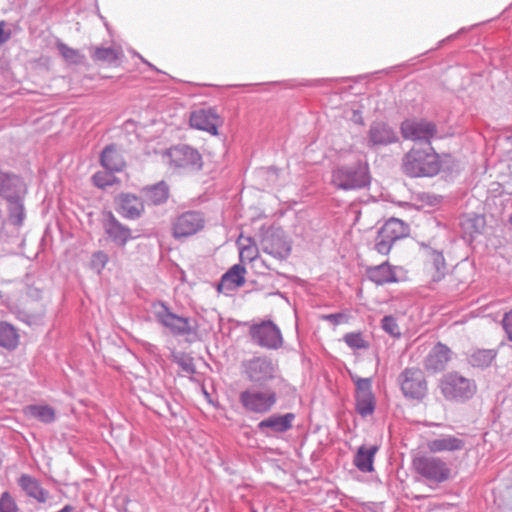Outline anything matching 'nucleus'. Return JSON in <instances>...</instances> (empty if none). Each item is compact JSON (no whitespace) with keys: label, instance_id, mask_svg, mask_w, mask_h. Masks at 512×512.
Returning a JSON list of instances; mask_svg holds the SVG:
<instances>
[{"label":"nucleus","instance_id":"cd10ccee","mask_svg":"<svg viewBox=\"0 0 512 512\" xmlns=\"http://www.w3.org/2000/svg\"><path fill=\"white\" fill-rule=\"evenodd\" d=\"M101 165L110 172H120L125 167V161L115 144L107 145L100 155Z\"/></svg>","mask_w":512,"mask_h":512},{"label":"nucleus","instance_id":"7c9ffc66","mask_svg":"<svg viewBox=\"0 0 512 512\" xmlns=\"http://www.w3.org/2000/svg\"><path fill=\"white\" fill-rule=\"evenodd\" d=\"M24 414L45 424L53 423L56 420V411L50 405H28L24 408Z\"/></svg>","mask_w":512,"mask_h":512},{"label":"nucleus","instance_id":"c9c22d12","mask_svg":"<svg viewBox=\"0 0 512 512\" xmlns=\"http://www.w3.org/2000/svg\"><path fill=\"white\" fill-rule=\"evenodd\" d=\"M57 49L59 50L61 56L69 63L82 64L84 61L85 57L80 53L79 50L71 48L65 43L59 42L57 44Z\"/></svg>","mask_w":512,"mask_h":512},{"label":"nucleus","instance_id":"4be33fe9","mask_svg":"<svg viewBox=\"0 0 512 512\" xmlns=\"http://www.w3.org/2000/svg\"><path fill=\"white\" fill-rule=\"evenodd\" d=\"M116 203L118 213L127 219H138L144 212L142 199L131 193H121L116 198Z\"/></svg>","mask_w":512,"mask_h":512},{"label":"nucleus","instance_id":"72a5a7b5","mask_svg":"<svg viewBox=\"0 0 512 512\" xmlns=\"http://www.w3.org/2000/svg\"><path fill=\"white\" fill-rule=\"evenodd\" d=\"M495 356L496 351L493 349H477L469 355L468 362L473 367L483 369L492 363Z\"/></svg>","mask_w":512,"mask_h":512},{"label":"nucleus","instance_id":"a18cd8bd","mask_svg":"<svg viewBox=\"0 0 512 512\" xmlns=\"http://www.w3.org/2000/svg\"><path fill=\"white\" fill-rule=\"evenodd\" d=\"M5 22H0V45L7 42L10 39L11 33L4 31Z\"/></svg>","mask_w":512,"mask_h":512},{"label":"nucleus","instance_id":"aec40b11","mask_svg":"<svg viewBox=\"0 0 512 512\" xmlns=\"http://www.w3.org/2000/svg\"><path fill=\"white\" fill-rule=\"evenodd\" d=\"M103 228L109 239L118 246H125L132 238L131 230L118 221L112 212L104 213Z\"/></svg>","mask_w":512,"mask_h":512},{"label":"nucleus","instance_id":"2f4dec72","mask_svg":"<svg viewBox=\"0 0 512 512\" xmlns=\"http://www.w3.org/2000/svg\"><path fill=\"white\" fill-rule=\"evenodd\" d=\"M88 49L94 62L113 64L122 55L119 49L112 47L90 46Z\"/></svg>","mask_w":512,"mask_h":512},{"label":"nucleus","instance_id":"a878e982","mask_svg":"<svg viewBox=\"0 0 512 512\" xmlns=\"http://www.w3.org/2000/svg\"><path fill=\"white\" fill-rule=\"evenodd\" d=\"M368 279L377 285H384L387 283L397 282L395 267L391 266L388 262L380 265L371 266L366 269Z\"/></svg>","mask_w":512,"mask_h":512},{"label":"nucleus","instance_id":"a211bd4d","mask_svg":"<svg viewBox=\"0 0 512 512\" xmlns=\"http://www.w3.org/2000/svg\"><path fill=\"white\" fill-rule=\"evenodd\" d=\"M27 186L19 175L0 169V197L5 200L25 198Z\"/></svg>","mask_w":512,"mask_h":512},{"label":"nucleus","instance_id":"f257e3e1","mask_svg":"<svg viewBox=\"0 0 512 512\" xmlns=\"http://www.w3.org/2000/svg\"><path fill=\"white\" fill-rule=\"evenodd\" d=\"M441 168L438 154L432 145L412 148L402 159V170L409 177H431Z\"/></svg>","mask_w":512,"mask_h":512},{"label":"nucleus","instance_id":"a19ab883","mask_svg":"<svg viewBox=\"0 0 512 512\" xmlns=\"http://www.w3.org/2000/svg\"><path fill=\"white\" fill-rule=\"evenodd\" d=\"M108 262V256L103 251L95 252L92 255L91 266L93 269L97 270V272H101L104 269L105 265Z\"/></svg>","mask_w":512,"mask_h":512},{"label":"nucleus","instance_id":"ea45409f","mask_svg":"<svg viewBox=\"0 0 512 512\" xmlns=\"http://www.w3.org/2000/svg\"><path fill=\"white\" fill-rule=\"evenodd\" d=\"M0 512H19V508L9 492H3L0 496Z\"/></svg>","mask_w":512,"mask_h":512},{"label":"nucleus","instance_id":"2eb2a0df","mask_svg":"<svg viewBox=\"0 0 512 512\" xmlns=\"http://www.w3.org/2000/svg\"><path fill=\"white\" fill-rule=\"evenodd\" d=\"M260 246L264 253L279 260L288 258L291 253V243L281 229L268 231L262 237Z\"/></svg>","mask_w":512,"mask_h":512},{"label":"nucleus","instance_id":"dca6fc26","mask_svg":"<svg viewBox=\"0 0 512 512\" xmlns=\"http://www.w3.org/2000/svg\"><path fill=\"white\" fill-rule=\"evenodd\" d=\"M399 141L397 131L388 123L374 121L367 132V146L371 149L388 146Z\"/></svg>","mask_w":512,"mask_h":512},{"label":"nucleus","instance_id":"c85d7f7f","mask_svg":"<svg viewBox=\"0 0 512 512\" xmlns=\"http://www.w3.org/2000/svg\"><path fill=\"white\" fill-rule=\"evenodd\" d=\"M378 449L377 445H372L370 447L362 445L358 448L353 460V463L358 470L364 473L372 472L374 470V457Z\"/></svg>","mask_w":512,"mask_h":512},{"label":"nucleus","instance_id":"f8f14e48","mask_svg":"<svg viewBox=\"0 0 512 512\" xmlns=\"http://www.w3.org/2000/svg\"><path fill=\"white\" fill-rule=\"evenodd\" d=\"M205 226V217L199 211H186L175 218L172 223V234L174 238L190 237Z\"/></svg>","mask_w":512,"mask_h":512},{"label":"nucleus","instance_id":"bb28decb","mask_svg":"<svg viewBox=\"0 0 512 512\" xmlns=\"http://www.w3.org/2000/svg\"><path fill=\"white\" fill-rule=\"evenodd\" d=\"M18 485L27 496L34 498L39 503H45L49 498V492L41 486L36 478L28 474H22L20 476Z\"/></svg>","mask_w":512,"mask_h":512},{"label":"nucleus","instance_id":"f03ea898","mask_svg":"<svg viewBox=\"0 0 512 512\" xmlns=\"http://www.w3.org/2000/svg\"><path fill=\"white\" fill-rule=\"evenodd\" d=\"M371 176L367 162L356 161L336 166L331 175V183L340 190H360L370 185Z\"/></svg>","mask_w":512,"mask_h":512},{"label":"nucleus","instance_id":"79ce46f5","mask_svg":"<svg viewBox=\"0 0 512 512\" xmlns=\"http://www.w3.org/2000/svg\"><path fill=\"white\" fill-rule=\"evenodd\" d=\"M322 319L325 321H328L329 323H331L333 325H339V324L348 322L349 317L347 314L340 312V313L323 315Z\"/></svg>","mask_w":512,"mask_h":512},{"label":"nucleus","instance_id":"39448f33","mask_svg":"<svg viewBox=\"0 0 512 512\" xmlns=\"http://www.w3.org/2000/svg\"><path fill=\"white\" fill-rule=\"evenodd\" d=\"M414 471L430 484H440L451 476V469L440 457L418 455L412 460Z\"/></svg>","mask_w":512,"mask_h":512},{"label":"nucleus","instance_id":"ddd939ff","mask_svg":"<svg viewBox=\"0 0 512 512\" xmlns=\"http://www.w3.org/2000/svg\"><path fill=\"white\" fill-rule=\"evenodd\" d=\"M250 334L253 341L263 348L278 349L283 344L281 331L272 321L253 325Z\"/></svg>","mask_w":512,"mask_h":512},{"label":"nucleus","instance_id":"20e7f679","mask_svg":"<svg viewBox=\"0 0 512 512\" xmlns=\"http://www.w3.org/2000/svg\"><path fill=\"white\" fill-rule=\"evenodd\" d=\"M278 401V395L272 388H248L239 394V402L245 412L265 415Z\"/></svg>","mask_w":512,"mask_h":512},{"label":"nucleus","instance_id":"e433bc0d","mask_svg":"<svg viewBox=\"0 0 512 512\" xmlns=\"http://www.w3.org/2000/svg\"><path fill=\"white\" fill-rule=\"evenodd\" d=\"M92 182L96 187L105 189L114 185L117 182V178L113 172H110L109 170L98 171L92 176Z\"/></svg>","mask_w":512,"mask_h":512},{"label":"nucleus","instance_id":"de8ad7c7","mask_svg":"<svg viewBox=\"0 0 512 512\" xmlns=\"http://www.w3.org/2000/svg\"><path fill=\"white\" fill-rule=\"evenodd\" d=\"M509 222H510V223H511V225H512V214L510 215Z\"/></svg>","mask_w":512,"mask_h":512},{"label":"nucleus","instance_id":"6ab92c4d","mask_svg":"<svg viewBox=\"0 0 512 512\" xmlns=\"http://www.w3.org/2000/svg\"><path fill=\"white\" fill-rule=\"evenodd\" d=\"M452 351L445 344L438 342L429 351L423 361L426 371L431 373H439L447 367L451 360Z\"/></svg>","mask_w":512,"mask_h":512},{"label":"nucleus","instance_id":"393cba45","mask_svg":"<svg viewBox=\"0 0 512 512\" xmlns=\"http://www.w3.org/2000/svg\"><path fill=\"white\" fill-rule=\"evenodd\" d=\"M426 269L434 282L440 281L446 273L445 258L441 251L429 248L425 251Z\"/></svg>","mask_w":512,"mask_h":512},{"label":"nucleus","instance_id":"58836bf2","mask_svg":"<svg viewBox=\"0 0 512 512\" xmlns=\"http://www.w3.org/2000/svg\"><path fill=\"white\" fill-rule=\"evenodd\" d=\"M381 326H382V329L387 332L388 334H390L391 336H400L401 335V332H400V329H399V326L397 324V321L396 319L391 316V315H387V316H384L382 321H381Z\"/></svg>","mask_w":512,"mask_h":512},{"label":"nucleus","instance_id":"49530a36","mask_svg":"<svg viewBox=\"0 0 512 512\" xmlns=\"http://www.w3.org/2000/svg\"><path fill=\"white\" fill-rule=\"evenodd\" d=\"M146 63L148 64L149 67L155 69V67L151 63H149V62H146Z\"/></svg>","mask_w":512,"mask_h":512},{"label":"nucleus","instance_id":"7ed1b4c3","mask_svg":"<svg viewBox=\"0 0 512 512\" xmlns=\"http://www.w3.org/2000/svg\"><path fill=\"white\" fill-rule=\"evenodd\" d=\"M439 388L446 400L458 403L470 400L477 392L475 381L458 372H449L443 375Z\"/></svg>","mask_w":512,"mask_h":512},{"label":"nucleus","instance_id":"37998d69","mask_svg":"<svg viewBox=\"0 0 512 512\" xmlns=\"http://www.w3.org/2000/svg\"><path fill=\"white\" fill-rule=\"evenodd\" d=\"M502 326L507 334V338L512 341V310L505 313L502 319Z\"/></svg>","mask_w":512,"mask_h":512},{"label":"nucleus","instance_id":"423d86ee","mask_svg":"<svg viewBox=\"0 0 512 512\" xmlns=\"http://www.w3.org/2000/svg\"><path fill=\"white\" fill-rule=\"evenodd\" d=\"M242 367L250 382L263 384L277 379L281 383H285V380L279 375L278 364L267 356H255L248 359L243 362Z\"/></svg>","mask_w":512,"mask_h":512},{"label":"nucleus","instance_id":"c756f323","mask_svg":"<svg viewBox=\"0 0 512 512\" xmlns=\"http://www.w3.org/2000/svg\"><path fill=\"white\" fill-rule=\"evenodd\" d=\"M141 192L145 200L152 205H161L169 198V186L164 181L146 186Z\"/></svg>","mask_w":512,"mask_h":512},{"label":"nucleus","instance_id":"b1692460","mask_svg":"<svg viewBox=\"0 0 512 512\" xmlns=\"http://www.w3.org/2000/svg\"><path fill=\"white\" fill-rule=\"evenodd\" d=\"M466 441L454 435H440L438 438L429 440L427 448L431 453L455 452L465 448Z\"/></svg>","mask_w":512,"mask_h":512},{"label":"nucleus","instance_id":"9b49d317","mask_svg":"<svg viewBox=\"0 0 512 512\" xmlns=\"http://www.w3.org/2000/svg\"><path fill=\"white\" fill-rule=\"evenodd\" d=\"M355 383V410L363 418L374 413L376 402L372 392V381L370 378L352 376Z\"/></svg>","mask_w":512,"mask_h":512},{"label":"nucleus","instance_id":"412c9836","mask_svg":"<svg viewBox=\"0 0 512 512\" xmlns=\"http://www.w3.org/2000/svg\"><path fill=\"white\" fill-rule=\"evenodd\" d=\"M189 121L191 127L195 129L206 131L212 135L218 134L220 118L213 109L196 110L191 113Z\"/></svg>","mask_w":512,"mask_h":512},{"label":"nucleus","instance_id":"6e6552de","mask_svg":"<svg viewBox=\"0 0 512 512\" xmlns=\"http://www.w3.org/2000/svg\"><path fill=\"white\" fill-rule=\"evenodd\" d=\"M397 382L403 396L408 400L421 402L428 394V383L420 368H405L398 375Z\"/></svg>","mask_w":512,"mask_h":512},{"label":"nucleus","instance_id":"473e14b6","mask_svg":"<svg viewBox=\"0 0 512 512\" xmlns=\"http://www.w3.org/2000/svg\"><path fill=\"white\" fill-rule=\"evenodd\" d=\"M19 343L17 329L6 321L0 322V346L7 350H14Z\"/></svg>","mask_w":512,"mask_h":512},{"label":"nucleus","instance_id":"9d476101","mask_svg":"<svg viewBox=\"0 0 512 512\" xmlns=\"http://www.w3.org/2000/svg\"><path fill=\"white\" fill-rule=\"evenodd\" d=\"M401 135L406 140L431 145V140L437 135L438 129L434 122L427 119H405L400 125Z\"/></svg>","mask_w":512,"mask_h":512},{"label":"nucleus","instance_id":"1a4fd4ad","mask_svg":"<svg viewBox=\"0 0 512 512\" xmlns=\"http://www.w3.org/2000/svg\"><path fill=\"white\" fill-rule=\"evenodd\" d=\"M409 234V226L398 218L388 219L379 229L375 239V250L387 255L393 244Z\"/></svg>","mask_w":512,"mask_h":512},{"label":"nucleus","instance_id":"f3484780","mask_svg":"<svg viewBox=\"0 0 512 512\" xmlns=\"http://www.w3.org/2000/svg\"><path fill=\"white\" fill-rule=\"evenodd\" d=\"M295 418V414L291 412L283 415L273 414L258 422L256 429L266 437L283 434L292 429Z\"/></svg>","mask_w":512,"mask_h":512},{"label":"nucleus","instance_id":"0eeeda50","mask_svg":"<svg viewBox=\"0 0 512 512\" xmlns=\"http://www.w3.org/2000/svg\"><path fill=\"white\" fill-rule=\"evenodd\" d=\"M165 156L169 167L178 171L195 172L202 169L203 160L199 151L188 145L178 144L170 147Z\"/></svg>","mask_w":512,"mask_h":512},{"label":"nucleus","instance_id":"5701e85b","mask_svg":"<svg viewBox=\"0 0 512 512\" xmlns=\"http://www.w3.org/2000/svg\"><path fill=\"white\" fill-rule=\"evenodd\" d=\"M246 268L241 264L233 265L221 277L217 286L219 292L230 294L245 284Z\"/></svg>","mask_w":512,"mask_h":512},{"label":"nucleus","instance_id":"f704fd0d","mask_svg":"<svg viewBox=\"0 0 512 512\" xmlns=\"http://www.w3.org/2000/svg\"><path fill=\"white\" fill-rule=\"evenodd\" d=\"M24 198L6 200L8 202V217L12 225L20 227L25 219Z\"/></svg>","mask_w":512,"mask_h":512},{"label":"nucleus","instance_id":"4c0bfd02","mask_svg":"<svg viewBox=\"0 0 512 512\" xmlns=\"http://www.w3.org/2000/svg\"><path fill=\"white\" fill-rule=\"evenodd\" d=\"M345 343L352 349H366L368 343L363 339L360 332H351L344 335Z\"/></svg>","mask_w":512,"mask_h":512},{"label":"nucleus","instance_id":"c03bdc74","mask_svg":"<svg viewBox=\"0 0 512 512\" xmlns=\"http://www.w3.org/2000/svg\"><path fill=\"white\" fill-rule=\"evenodd\" d=\"M19 319L27 323L28 325L35 324L38 321V317L36 315L26 314L24 312L19 313Z\"/></svg>","mask_w":512,"mask_h":512},{"label":"nucleus","instance_id":"4468645a","mask_svg":"<svg viewBox=\"0 0 512 512\" xmlns=\"http://www.w3.org/2000/svg\"><path fill=\"white\" fill-rule=\"evenodd\" d=\"M155 316L157 321L168 328L173 335L184 336L196 332V329L191 325L190 318L174 314L163 302L160 303V309L156 311Z\"/></svg>","mask_w":512,"mask_h":512}]
</instances>
